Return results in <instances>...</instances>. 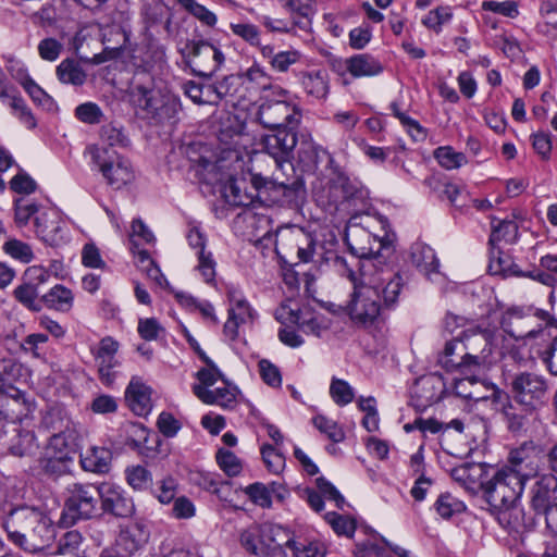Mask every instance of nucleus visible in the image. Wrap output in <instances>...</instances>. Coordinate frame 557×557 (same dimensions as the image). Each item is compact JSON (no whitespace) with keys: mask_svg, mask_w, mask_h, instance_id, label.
Instances as JSON below:
<instances>
[{"mask_svg":"<svg viewBox=\"0 0 557 557\" xmlns=\"http://www.w3.org/2000/svg\"><path fill=\"white\" fill-rule=\"evenodd\" d=\"M403 286V277L389 268L372 271L370 265H363L361 278L355 283L346 306L347 314L354 324L362 327L383 321L396 307Z\"/></svg>","mask_w":557,"mask_h":557,"instance_id":"f257e3e1","label":"nucleus"},{"mask_svg":"<svg viewBox=\"0 0 557 557\" xmlns=\"http://www.w3.org/2000/svg\"><path fill=\"white\" fill-rule=\"evenodd\" d=\"M387 227L388 221L382 215L362 214L349 219L345 242L355 256L367 260L362 267L370 265L372 271L380 270L381 267L377 268L373 259H376L382 249L388 248L395 238Z\"/></svg>","mask_w":557,"mask_h":557,"instance_id":"f03ea898","label":"nucleus"},{"mask_svg":"<svg viewBox=\"0 0 557 557\" xmlns=\"http://www.w3.org/2000/svg\"><path fill=\"white\" fill-rule=\"evenodd\" d=\"M9 540L22 549L41 550L54 539V527L50 518L33 507L12 509L3 521Z\"/></svg>","mask_w":557,"mask_h":557,"instance_id":"7ed1b4c3","label":"nucleus"},{"mask_svg":"<svg viewBox=\"0 0 557 557\" xmlns=\"http://www.w3.org/2000/svg\"><path fill=\"white\" fill-rule=\"evenodd\" d=\"M129 101L144 119L157 123L170 121L180 110L178 100L170 92L156 86L147 73H137L129 90Z\"/></svg>","mask_w":557,"mask_h":557,"instance_id":"20e7f679","label":"nucleus"},{"mask_svg":"<svg viewBox=\"0 0 557 557\" xmlns=\"http://www.w3.org/2000/svg\"><path fill=\"white\" fill-rule=\"evenodd\" d=\"M63 497V519L65 521L74 524L98 515L99 486L74 482L65 487Z\"/></svg>","mask_w":557,"mask_h":557,"instance_id":"39448f33","label":"nucleus"},{"mask_svg":"<svg viewBox=\"0 0 557 557\" xmlns=\"http://www.w3.org/2000/svg\"><path fill=\"white\" fill-rule=\"evenodd\" d=\"M85 154L90 157L92 168L101 172L107 183L114 189H121L134 180L131 163L108 148L90 145Z\"/></svg>","mask_w":557,"mask_h":557,"instance_id":"423d86ee","label":"nucleus"},{"mask_svg":"<svg viewBox=\"0 0 557 557\" xmlns=\"http://www.w3.org/2000/svg\"><path fill=\"white\" fill-rule=\"evenodd\" d=\"M277 98L264 99L259 107L257 119L263 127L277 129L297 127L301 121V111L288 101V91L277 88Z\"/></svg>","mask_w":557,"mask_h":557,"instance_id":"0eeeda50","label":"nucleus"},{"mask_svg":"<svg viewBox=\"0 0 557 557\" xmlns=\"http://www.w3.org/2000/svg\"><path fill=\"white\" fill-rule=\"evenodd\" d=\"M525 484V481L500 467L482 483V491L490 506H500L520 502Z\"/></svg>","mask_w":557,"mask_h":557,"instance_id":"6e6552de","label":"nucleus"},{"mask_svg":"<svg viewBox=\"0 0 557 557\" xmlns=\"http://www.w3.org/2000/svg\"><path fill=\"white\" fill-rule=\"evenodd\" d=\"M182 53L191 71L203 77L213 75L225 61L222 50L206 40L188 41Z\"/></svg>","mask_w":557,"mask_h":557,"instance_id":"1a4fd4ad","label":"nucleus"},{"mask_svg":"<svg viewBox=\"0 0 557 557\" xmlns=\"http://www.w3.org/2000/svg\"><path fill=\"white\" fill-rule=\"evenodd\" d=\"M295 128L296 127L271 129V133L261 137L260 145L262 150L273 158L275 165H277L280 170L287 165L288 170L293 172L290 160L298 143Z\"/></svg>","mask_w":557,"mask_h":557,"instance_id":"9d476101","label":"nucleus"},{"mask_svg":"<svg viewBox=\"0 0 557 557\" xmlns=\"http://www.w3.org/2000/svg\"><path fill=\"white\" fill-rule=\"evenodd\" d=\"M493 409L503 414L507 429L511 433L524 431L529 424L534 407L516 400L500 388L493 389Z\"/></svg>","mask_w":557,"mask_h":557,"instance_id":"9b49d317","label":"nucleus"},{"mask_svg":"<svg viewBox=\"0 0 557 557\" xmlns=\"http://www.w3.org/2000/svg\"><path fill=\"white\" fill-rule=\"evenodd\" d=\"M120 343L111 336H106L90 347L100 382L111 386L120 374L121 361L117 358Z\"/></svg>","mask_w":557,"mask_h":557,"instance_id":"f8f14e48","label":"nucleus"},{"mask_svg":"<svg viewBox=\"0 0 557 557\" xmlns=\"http://www.w3.org/2000/svg\"><path fill=\"white\" fill-rule=\"evenodd\" d=\"M547 388L546 380L542 375L532 372L515 374L510 383L512 397L521 404L534 408L543 403Z\"/></svg>","mask_w":557,"mask_h":557,"instance_id":"ddd939ff","label":"nucleus"},{"mask_svg":"<svg viewBox=\"0 0 557 557\" xmlns=\"http://www.w3.org/2000/svg\"><path fill=\"white\" fill-rule=\"evenodd\" d=\"M523 481L536 478L539 474V456L533 442H524L509 451L507 462L502 467Z\"/></svg>","mask_w":557,"mask_h":557,"instance_id":"4468645a","label":"nucleus"},{"mask_svg":"<svg viewBox=\"0 0 557 557\" xmlns=\"http://www.w3.org/2000/svg\"><path fill=\"white\" fill-rule=\"evenodd\" d=\"M37 236L47 245L58 247L69 240V228L65 220L57 209L41 211L35 218Z\"/></svg>","mask_w":557,"mask_h":557,"instance_id":"2eb2a0df","label":"nucleus"},{"mask_svg":"<svg viewBox=\"0 0 557 557\" xmlns=\"http://www.w3.org/2000/svg\"><path fill=\"white\" fill-rule=\"evenodd\" d=\"M475 369L488 362L495 348V334L490 330L468 329L459 336Z\"/></svg>","mask_w":557,"mask_h":557,"instance_id":"dca6fc26","label":"nucleus"},{"mask_svg":"<svg viewBox=\"0 0 557 557\" xmlns=\"http://www.w3.org/2000/svg\"><path fill=\"white\" fill-rule=\"evenodd\" d=\"M227 299L228 318L224 324L223 332L228 339L235 341L238 336L239 326L253 322L257 318V312L243 294L235 288H228Z\"/></svg>","mask_w":557,"mask_h":557,"instance_id":"f3484780","label":"nucleus"},{"mask_svg":"<svg viewBox=\"0 0 557 557\" xmlns=\"http://www.w3.org/2000/svg\"><path fill=\"white\" fill-rule=\"evenodd\" d=\"M276 169L271 177L261 174H253L251 182L257 189L274 190L281 193L282 196L290 197L302 187L301 181L295 176V170L290 172L285 165L282 170Z\"/></svg>","mask_w":557,"mask_h":557,"instance_id":"a211bd4d","label":"nucleus"},{"mask_svg":"<svg viewBox=\"0 0 557 557\" xmlns=\"http://www.w3.org/2000/svg\"><path fill=\"white\" fill-rule=\"evenodd\" d=\"M99 502L101 508L115 517L129 518L135 512V505L127 493L113 483H101L99 485Z\"/></svg>","mask_w":557,"mask_h":557,"instance_id":"6ab92c4d","label":"nucleus"},{"mask_svg":"<svg viewBox=\"0 0 557 557\" xmlns=\"http://www.w3.org/2000/svg\"><path fill=\"white\" fill-rule=\"evenodd\" d=\"M530 506L537 515L557 507V476L552 473L536 476L530 488Z\"/></svg>","mask_w":557,"mask_h":557,"instance_id":"aec40b11","label":"nucleus"},{"mask_svg":"<svg viewBox=\"0 0 557 557\" xmlns=\"http://www.w3.org/2000/svg\"><path fill=\"white\" fill-rule=\"evenodd\" d=\"M294 544L293 534L278 524H263V536L260 555L271 557H289L287 550Z\"/></svg>","mask_w":557,"mask_h":557,"instance_id":"412c9836","label":"nucleus"},{"mask_svg":"<svg viewBox=\"0 0 557 557\" xmlns=\"http://www.w3.org/2000/svg\"><path fill=\"white\" fill-rule=\"evenodd\" d=\"M437 362L448 372L467 373L476 370L468 358V352L459 336L445 344Z\"/></svg>","mask_w":557,"mask_h":557,"instance_id":"4be33fe9","label":"nucleus"},{"mask_svg":"<svg viewBox=\"0 0 557 557\" xmlns=\"http://www.w3.org/2000/svg\"><path fill=\"white\" fill-rule=\"evenodd\" d=\"M443 393L444 382L441 376L435 374L419 377L411 388V397L419 409H425L437 403Z\"/></svg>","mask_w":557,"mask_h":557,"instance_id":"5701e85b","label":"nucleus"},{"mask_svg":"<svg viewBox=\"0 0 557 557\" xmlns=\"http://www.w3.org/2000/svg\"><path fill=\"white\" fill-rule=\"evenodd\" d=\"M531 307L524 309L521 307H512L506 310L500 320V326L505 333L515 339L534 338L537 336L539 331L531 329L528 330V320L531 318Z\"/></svg>","mask_w":557,"mask_h":557,"instance_id":"b1692460","label":"nucleus"},{"mask_svg":"<svg viewBox=\"0 0 557 557\" xmlns=\"http://www.w3.org/2000/svg\"><path fill=\"white\" fill-rule=\"evenodd\" d=\"M498 388L476 376H465L454 380L455 394L463 399L473 401L491 400L493 403V389Z\"/></svg>","mask_w":557,"mask_h":557,"instance_id":"393cba45","label":"nucleus"},{"mask_svg":"<svg viewBox=\"0 0 557 557\" xmlns=\"http://www.w3.org/2000/svg\"><path fill=\"white\" fill-rule=\"evenodd\" d=\"M490 508L492 516L509 534H518L523 531L525 527V515L520 502L500 506H490Z\"/></svg>","mask_w":557,"mask_h":557,"instance_id":"a878e982","label":"nucleus"},{"mask_svg":"<svg viewBox=\"0 0 557 557\" xmlns=\"http://www.w3.org/2000/svg\"><path fill=\"white\" fill-rule=\"evenodd\" d=\"M125 399L131 410L140 417L150 413L152 409L151 389L139 377H132L125 391Z\"/></svg>","mask_w":557,"mask_h":557,"instance_id":"bb28decb","label":"nucleus"},{"mask_svg":"<svg viewBox=\"0 0 557 557\" xmlns=\"http://www.w3.org/2000/svg\"><path fill=\"white\" fill-rule=\"evenodd\" d=\"M260 54L271 70L276 73H286L301 59V53L296 49L276 51L273 45L260 46Z\"/></svg>","mask_w":557,"mask_h":557,"instance_id":"cd10ccee","label":"nucleus"},{"mask_svg":"<svg viewBox=\"0 0 557 557\" xmlns=\"http://www.w3.org/2000/svg\"><path fill=\"white\" fill-rule=\"evenodd\" d=\"M112 451L103 446H90L79 456V463L85 471L104 474L110 471Z\"/></svg>","mask_w":557,"mask_h":557,"instance_id":"c85d7f7f","label":"nucleus"},{"mask_svg":"<svg viewBox=\"0 0 557 557\" xmlns=\"http://www.w3.org/2000/svg\"><path fill=\"white\" fill-rule=\"evenodd\" d=\"M344 66L354 78L372 77L383 72L382 63L369 53H359L345 59Z\"/></svg>","mask_w":557,"mask_h":557,"instance_id":"c756f323","label":"nucleus"},{"mask_svg":"<svg viewBox=\"0 0 557 557\" xmlns=\"http://www.w3.org/2000/svg\"><path fill=\"white\" fill-rule=\"evenodd\" d=\"M194 394L205 404L231 409L236 404L237 389L235 387H218L214 389L201 385L193 386Z\"/></svg>","mask_w":557,"mask_h":557,"instance_id":"7c9ffc66","label":"nucleus"},{"mask_svg":"<svg viewBox=\"0 0 557 557\" xmlns=\"http://www.w3.org/2000/svg\"><path fill=\"white\" fill-rule=\"evenodd\" d=\"M410 259L411 263L429 278L438 274L440 261L429 245L414 243L410 247Z\"/></svg>","mask_w":557,"mask_h":557,"instance_id":"2f4dec72","label":"nucleus"},{"mask_svg":"<svg viewBox=\"0 0 557 557\" xmlns=\"http://www.w3.org/2000/svg\"><path fill=\"white\" fill-rule=\"evenodd\" d=\"M330 188L335 199L350 200L362 197V187L357 180L350 178L338 168L333 169V176L330 178Z\"/></svg>","mask_w":557,"mask_h":557,"instance_id":"473e14b6","label":"nucleus"},{"mask_svg":"<svg viewBox=\"0 0 557 557\" xmlns=\"http://www.w3.org/2000/svg\"><path fill=\"white\" fill-rule=\"evenodd\" d=\"M484 473L485 466L483 463H465L451 470V478L466 490L475 492L478 488L482 490V483H485Z\"/></svg>","mask_w":557,"mask_h":557,"instance_id":"72a5a7b5","label":"nucleus"},{"mask_svg":"<svg viewBox=\"0 0 557 557\" xmlns=\"http://www.w3.org/2000/svg\"><path fill=\"white\" fill-rule=\"evenodd\" d=\"M148 541V533L138 524H129L122 529L116 539V545L128 555H133L144 547Z\"/></svg>","mask_w":557,"mask_h":557,"instance_id":"f704fd0d","label":"nucleus"},{"mask_svg":"<svg viewBox=\"0 0 557 557\" xmlns=\"http://www.w3.org/2000/svg\"><path fill=\"white\" fill-rule=\"evenodd\" d=\"M301 86L307 96L323 100L329 94V78L325 71H308L300 75Z\"/></svg>","mask_w":557,"mask_h":557,"instance_id":"c9c22d12","label":"nucleus"},{"mask_svg":"<svg viewBox=\"0 0 557 557\" xmlns=\"http://www.w3.org/2000/svg\"><path fill=\"white\" fill-rule=\"evenodd\" d=\"M488 270L491 274L504 276H520L524 272L513 263L510 256L503 252L497 245H490V263Z\"/></svg>","mask_w":557,"mask_h":557,"instance_id":"e433bc0d","label":"nucleus"},{"mask_svg":"<svg viewBox=\"0 0 557 557\" xmlns=\"http://www.w3.org/2000/svg\"><path fill=\"white\" fill-rule=\"evenodd\" d=\"M71 457L66 455H54L49 451L39 458L40 472L49 478H59L69 471Z\"/></svg>","mask_w":557,"mask_h":557,"instance_id":"4c0bfd02","label":"nucleus"},{"mask_svg":"<svg viewBox=\"0 0 557 557\" xmlns=\"http://www.w3.org/2000/svg\"><path fill=\"white\" fill-rule=\"evenodd\" d=\"M46 305L58 311L67 312L73 307L74 296L71 289L63 285H55L42 297Z\"/></svg>","mask_w":557,"mask_h":557,"instance_id":"58836bf2","label":"nucleus"},{"mask_svg":"<svg viewBox=\"0 0 557 557\" xmlns=\"http://www.w3.org/2000/svg\"><path fill=\"white\" fill-rule=\"evenodd\" d=\"M0 100L3 104L11 108L13 114L16 115L27 128H34L36 126L34 115L15 88L8 92V98H0Z\"/></svg>","mask_w":557,"mask_h":557,"instance_id":"ea45409f","label":"nucleus"},{"mask_svg":"<svg viewBox=\"0 0 557 557\" xmlns=\"http://www.w3.org/2000/svg\"><path fill=\"white\" fill-rule=\"evenodd\" d=\"M57 76L64 84L83 85L86 81V73L78 64L72 59L63 60L57 66Z\"/></svg>","mask_w":557,"mask_h":557,"instance_id":"a19ab883","label":"nucleus"},{"mask_svg":"<svg viewBox=\"0 0 557 557\" xmlns=\"http://www.w3.org/2000/svg\"><path fill=\"white\" fill-rule=\"evenodd\" d=\"M518 237V225L510 220L499 221L493 224L488 245H497L499 242L512 244Z\"/></svg>","mask_w":557,"mask_h":557,"instance_id":"79ce46f5","label":"nucleus"},{"mask_svg":"<svg viewBox=\"0 0 557 557\" xmlns=\"http://www.w3.org/2000/svg\"><path fill=\"white\" fill-rule=\"evenodd\" d=\"M2 249L8 256L21 263H29L35 258L32 246L16 238L8 239Z\"/></svg>","mask_w":557,"mask_h":557,"instance_id":"37998d69","label":"nucleus"},{"mask_svg":"<svg viewBox=\"0 0 557 557\" xmlns=\"http://www.w3.org/2000/svg\"><path fill=\"white\" fill-rule=\"evenodd\" d=\"M230 29L232 30L233 35L243 39L249 46L258 47L259 49L260 46H262L261 30L257 25L249 22L231 23Z\"/></svg>","mask_w":557,"mask_h":557,"instance_id":"c03bdc74","label":"nucleus"},{"mask_svg":"<svg viewBox=\"0 0 557 557\" xmlns=\"http://www.w3.org/2000/svg\"><path fill=\"white\" fill-rule=\"evenodd\" d=\"M240 84V77L235 75L225 76L223 79L216 82L211 86V97L214 99L213 104L226 99L227 97L234 98L237 92V86Z\"/></svg>","mask_w":557,"mask_h":557,"instance_id":"a18cd8bd","label":"nucleus"},{"mask_svg":"<svg viewBox=\"0 0 557 557\" xmlns=\"http://www.w3.org/2000/svg\"><path fill=\"white\" fill-rule=\"evenodd\" d=\"M125 479L128 485L135 491H144L152 483V475L143 466H129L125 469Z\"/></svg>","mask_w":557,"mask_h":557,"instance_id":"49530a36","label":"nucleus"},{"mask_svg":"<svg viewBox=\"0 0 557 557\" xmlns=\"http://www.w3.org/2000/svg\"><path fill=\"white\" fill-rule=\"evenodd\" d=\"M434 508L442 518L449 519L456 513H461L466 509V506L451 494L444 493L436 499Z\"/></svg>","mask_w":557,"mask_h":557,"instance_id":"de8ad7c7","label":"nucleus"},{"mask_svg":"<svg viewBox=\"0 0 557 557\" xmlns=\"http://www.w3.org/2000/svg\"><path fill=\"white\" fill-rule=\"evenodd\" d=\"M324 519L337 535L351 537L356 531V520L350 516L327 512Z\"/></svg>","mask_w":557,"mask_h":557,"instance_id":"09e8293b","label":"nucleus"},{"mask_svg":"<svg viewBox=\"0 0 557 557\" xmlns=\"http://www.w3.org/2000/svg\"><path fill=\"white\" fill-rule=\"evenodd\" d=\"M263 536V524L262 525H250L244 530L240 534L242 546L253 555H260Z\"/></svg>","mask_w":557,"mask_h":557,"instance_id":"8fccbe9b","label":"nucleus"},{"mask_svg":"<svg viewBox=\"0 0 557 557\" xmlns=\"http://www.w3.org/2000/svg\"><path fill=\"white\" fill-rule=\"evenodd\" d=\"M39 444L33 432L25 431L18 434L16 443L11 446V453L18 457L33 456L37 453Z\"/></svg>","mask_w":557,"mask_h":557,"instance_id":"3c124183","label":"nucleus"},{"mask_svg":"<svg viewBox=\"0 0 557 557\" xmlns=\"http://www.w3.org/2000/svg\"><path fill=\"white\" fill-rule=\"evenodd\" d=\"M185 95L197 104H213L214 99L211 97V86L201 85L194 81L183 84Z\"/></svg>","mask_w":557,"mask_h":557,"instance_id":"603ef678","label":"nucleus"},{"mask_svg":"<svg viewBox=\"0 0 557 557\" xmlns=\"http://www.w3.org/2000/svg\"><path fill=\"white\" fill-rule=\"evenodd\" d=\"M100 138L103 144L110 147H126L128 144V138L123 127L114 123H109L101 127Z\"/></svg>","mask_w":557,"mask_h":557,"instance_id":"864d4df0","label":"nucleus"},{"mask_svg":"<svg viewBox=\"0 0 557 557\" xmlns=\"http://www.w3.org/2000/svg\"><path fill=\"white\" fill-rule=\"evenodd\" d=\"M198 264L197 271L200 273L202 280L207 284H212L216 275V262L211 251L201 250L197 251Z\"/></svg>","mask_w":557,"mask_h":557,"instance_id":"5fc2aeb1","label":"nucleus"},{"mask_svg":"<svg viewBox=\"0 0 557 557\" xmlns=\"http://www.w3.org/2000/svg\"><path fill=\"white\" fill-rule=\"evenodd\" d=\"M314 426L323 434H325L331 441L338 443L345 437L342 428L332 419L323 414H317L312 418Z\"/></svg>","mask_w":557,"mask_h":557,"instance_id":"6e6d98bb","label":"nucleus"},{"mask_svg":"<svg viewBox=\"0 0 557 557\" xmlns=\"http://www.w3.org/2000/svg\"><path fill=\"white\" fill-rule=\"evenodd\" d=\"M330 395L338 406L348 405L355 397L352 387L346 381L335 377L330 385Z\"/></svg>","mask_w":557,"mask_h":557,"instance_id":"4d7b16f0","label":"nucleus"},{"mask_svg":"<svg viewBox=\"0 0 557 557\" xmlns=\"http://www.w3.org/2000/svg\"><path fill=\"white\" fill-rule=\"evenodd\" d=\"M242 184L243 182L231 177L224 185V196L233 206H248L251 202V198L243 191Z\"/></svg>","mask_w":557,"mask_h":557,"instance_id":"13d9d810","label":"nucleus"},{"mask_svg":"<svg viewBox=\"0 0 557 557\" xmlns=\"http://www.w3.org/2000/svg\"><path fill=\"white\" fill-rule=\"evenodd\" d=\"M137 239H141L146 244H151L154 242V236L152 232L145 225V223L140 219H135L132 223V234H131V250L135 257L138 256L139 244Z\"/></svg>","mask_w":557,"mask_h":557,"instance_id":"bf43d9fd","label":"nucleus"},{"mask_svg":"<svg viewBox=\"0 0 557 557\" xmlns=\"http://www.w3.org/2000/svg\"><path fill=\"white\" fill-rule=\"evenodd\" d=\"M219 467L228 475L235 476L242 472L243 465L240 459L231 450L219 449L216 453Z\"/></svg>","mask_w":557,"mask_h":557,"instance_id":"052dcab7","label":"nucleus"},{"mask_svg":"<svg viewBox=\"0 0 557 557\" xmlns=\"http://www.w3.org/2000/svg\"><path fill=\"white\" fill-rule=\"evenodd\" d=\"M434 156L441 166L446 170L460 168L466 162V157L461 152L454 151L450 147H440L435 150Z\"/></svg>","mask_w":557,"mask_h":557,"instance_id":"680f3d73","label":"nucleus"},{"mask_svg":"<svg viewBox=\"0 0 557 557\" xmlns=\"http://www.w3.org/2000/svg\"><path fill=\"white\" fill-rule=\"evenodd\" d=\"M453 14L448 7H438L431 10L422 20V24L438 33L442 26L450 21Z\"/></svg>","mask_w":557,"mask_h":557,"instance_id":"e2e57ef3","label":"nucleus"},{"mask_svg":"<svg viewBox=\"0 0 557 557\" xmlns=\"http://www.w3.org/2000/svg\"><path fill=\"white\" fill-rule=\"evenodd\" d=\"M237 76L240 77V82L251 83L262 89H265L270 82L269 74L264 67L257 62H253L250 67Z\"/></svg>","mask_w":557,"mask_h":557,"instance_id":"0e129e2a","label":"nucleus"},{"mask_svg":"<svg viewBox=\"0 0 557 557\" xmlns=\"http://www.w3.org/2000/svg\"><path fill=\"white\" fill-rule=\"evenodd\" d=\"M262 459L268 470L280 474L285 468V457L271 445H263L261 448Z\"/></svg>","mask_w":557,"mask_h":557,"instance_id":"69168bd1","label":"nucleus"},{"mask_svg":"<svg viewBox=\"0 0 557 557\" xmlns=\"http://www.w3.org/2000/svg\"><path fill=\"white\" fill-rule=\"evenodd\" d=\"M14 209L15 223L21 227L25 226L28 223L29 219L39 211L37 203L25 198L16 199L14 201Z\"/></svg>","mask_w":557,"mask_h":557,"instance_id":"338daca9","label":"nucleus"},{"mask_svg":"<svg viewBox=\"0 0 557 557\" xmlns=\"http://www.w3.org/2000/svg\"><path fill=\"white\" fill-rule=\"evenodd\" d=\"M386 548L385 543L376 540H367L356 544L354 554L356 557H383Z\"/></svg>","mask_w":557,"mask_h":557,"instance_id":"774afa93","label":"nucleus"}]
</instances>
